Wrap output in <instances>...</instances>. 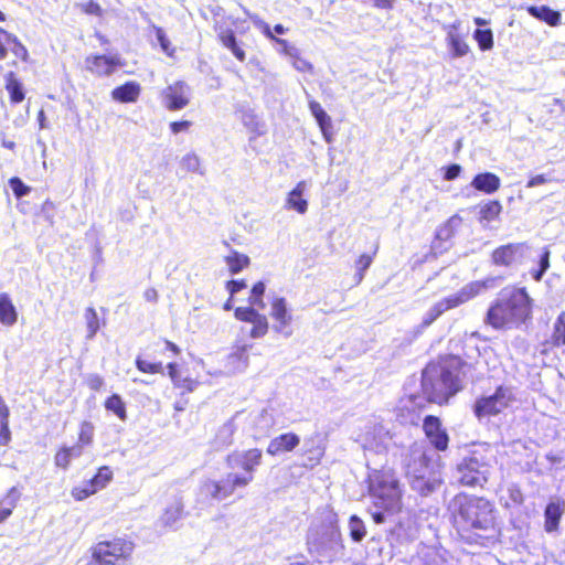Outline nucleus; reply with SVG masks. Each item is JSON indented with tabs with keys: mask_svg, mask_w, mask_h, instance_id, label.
Returning <instances> with one entry per match:
<instances>
[{
	"mask_svg": "<svg viewBox=\"0 0 565 565\" xmlns=\"http://www.w3.org/2000/svg\"><path fill=\"white\" fill-rule=\"evenodd\" d=\"M525 258H537L539 268L532 269V277L539 281L550 267V252L546 248L533 250L525 243L507 244L495 248L492 253V262L498 266H511L521 264Z\"/></svg>",
	"mask_w": 565,
	"mask_h": 565,
	"instance_id": "nucleus-7",
	"label": "nucleus"
},
{
	"mask_svg": "<svg viewBox=\"0 0 565 565\" xmlns=\"http://www.w3.org/2000/svg\"><path fill=\"white\" fill-rule=\"evenodd\" d=\"M241 120L250 132L256 135L264 134V124L259 121L258 117L252 109L241 110Z\"/></svg>",
	"mask_w": 565,
	"mask_h": 565,
	"instance_id": "nucleus-33",
	"label": "nucleus"
},
{
	"mask_svg": "<svg viewBox=\"0 0 565 565\" xmlns=\"http://www.w3.org/2000/svg\"><path fill=\"white\" fill-rule=\"evenodd\" d=\"M152 28L156 32V36H157V40L162 49V51L168 54L169 56H172L173 52H174V49L171 47V43L170 41L168 40L164 31L162 30V28L160 26H157L154 24H152Z\"/></svg>",
	"mask_w": 565,
	"mask_h": 565,
	"instance_id": "nucleus-47",
	"label": "nucleus"
},
{
	"mask_svg": "<svg viewBox=\"0 0 565 565\" xmlns=\"http://www.w3.org/2000/svg\"><path fill=\"white\" fill-rule=\"evenodd\" d=\"M94 427L90 423L84 422L81 426L78 444L83 447L86 445H90L93 441Z\"/></svg>",
	"mask_w": 565,
	"mask_h": 565,
	"instance_id": "nucleus-48",
	"label": "nucleus"
},
{
	"mask_svg": "<svg viewBox=\"0 0 565 565\" xmlns=\"http://www.w3.org/2000/svg\"><path fill=\"white\" fill-rule=\"evenodd\" d=\"M254 439H262L269 435L276 425L274 411L263 408L259 412L250 413L245 417Z\"/></svg>",
	"mask_w": 565,
	"mask_h": 565,
	"instance_id": "nucleus-15",
	"label": "nucleus"
},
{
	"mask_svg": "<svg viewBox=\"0 0 565 565\" xmlns=\"http://www.w3.org/2000/svg\"><path fill=\"white\" fill-rule=\"evenodd\" d=\"M471 185L478 191L493 193L500 188V179L491 172L479 173L473 178Z\"/></svg>",
	"mask_w": 565,
	"mask_h": 565,
	"instance_id": "nucleus-28",
	"label": "nucleus"
},
{
	"mask_svg": "<svg viewBox=\"0 0 565 565\" xmlns=\"http://www.w3.org/2000/svg\"><path fill=\"white\" fill-rule=\"evenodd\" d=\"M71 461L72 459L70 458V455L65 447L61 448L54 457V462L56 467H60L62 469H66L70 466Z\"/></svg>",
	"mask_w": 565,
	"mask_h": 565,
	"instance_id": "nucleus-50",
	"label": "nucleus"
},
{
	"mask_svg": "<svg viewBox=\"0 0 565 565\" xmlns=\"http://www.w3.org/2000/svg\"><path fill=\"white\" fill-rule=\"evenodd\" d=\"M12 52L15 56L20 57L23 61L28 60L29 53L26 47L17 39H14V47L12 49Z\"/></svg>",
	"mask_w": 565,
	"mask_h": 565,
	"instance_id": "nucleus-57",
	"label": "nucleus"
},
{
	"mask_svg": "<svg viewBox=\"0 0 565 565\" xmlns=\"http://www.w3.org/2000/svg\"><path fill=\"white\" fill-rule=\"evenodd\" d=\"M18 320L17 309L7 292H0V323L12 327Z\"/></svg>",
	"mask_w": 565,
	"mask_h": 565,
	"instance_id": "nucleus-27",
	"label": "nucleus"
},
{
	"mask_svg": "<svg viewBox=\"0 0 565 565\" xmlns=\"http://www.w3.org/2000/svg\"><path fill=\"white\" fill-rule=\"evenodd\" d=\"M84 319L86 322L87 334L86 338L92 340L100 328L99 319L96 310L93 307L86 308L84 312Z\"/></svg>",
	"mask_w": 565,
	"mask_h": 565,
	"instance_id": "nucleus-37",
	"label": "nucleus"
},
{
	"mask_svg": "<svg viewBox=\"0 0 565 565\" xmlns=\"http://www.w3.org/2000/svg\"><path fill=\"white\" fill-rule=\"evenodd\" d=\"M19 495L20 494L15 487H12L9 490L8 495H7V499L9 500V502H8L9 507H7V508L0 507V523L3 522L4 520H7L11 515L12 509L14 508V505L19 499Z\"/></svg>",
	"mask_w": 565,
	"mask_h": 565,
	"instance_id": "nucleus-44",
	"label": "nucleus"
},
{
	"mask_svg": "<svg viewBox=\"0 0 565 565\" xmlns=\"http://www.w3.org/2000/svg\"><path fill=\"white\" fill-rule=\"evenodd\" d=\"M309 109L312 116L316 118L319 126H331L330 116L323 110L321 105L316 100L309 102Z\"/></svg>",
	"mask_w": 565,
	"mask_h": 565,
	"instance_id": "nucleus-43",
	"label": "nucleus"
},
{
	"mask_svg": "<svg viewBox=\"0 0 565 565\" xmlns=\"http://www.w3.org/2000/svg\"><path fill=\"white\" fill-rule=\"evenodd\" d=\"M105 407L107 411L113 412L119 419H127L126 405L122 398L118 394H113L105 402Z\"/></svg>",
	"mask_w": 565,
	"mask_h": 565,
	"instance_id": "nucleus-35",
	"label": "nucleus"
},
{
	"mask_svg": "<svg viewBox=\"0 0 565 565\" xmlns=\"http://www.w3.org/2000/svg\"><path fill=\"white\" fill-rule=\"evenodd\" d=\"M95 492H96V488H93L90 484H88L83 489L75 488L73 490V495L76 500H84Z\"/></svg>",
	"mask_w": 565,
	"mask_h": 565,
	"instance_id": "nucleus-54",
	"label": "nucleus"
},
{
	"mask_svg": "<svg viewBox=\"0 0 565 565\" xmlns=\"http://www.w3.org/2000/svg\"><path fill=\"white\" fill-rule=\"evenodd\" d=\"M413 462L407 463V475L411 479V486L423 495L433 492L436 481L426 479L427 458L420 450H414L411 455Z\"/></svg>",
	"mask_w": 565,
	"mask_h": 565,
	"instance_id": "nucleus-12",
	"label": "nucleus"
},
{
	"mask_svg": "<svg viewBox=\"0 0 565 565\" xmlns=\"http://www.w3.org/2000/svg\"><path fill=\"white\" fill-rule=\"evenodd\" d=\"M239 418L241 415L237 414L218 428L213 440V447L216 450L224 449L233 444V437L237 428L236 420Z\"/></svg>",
	"mask_w": 565,
	"mask_h": 565,
	"instance_id": "nucleus-23",
	"label": "nucleus"
},
{
	"mask_svg": "<svg viewBox=\"0 0 565 565\" xmlns=\"http://www.w3.org/2000/svg\"><path fill=\"white\" fill-rule=\"evenodd\" d=\"M113 478V471L109 467H102L97 475L90 480V486L96 488V492L103 489Z\"/></svg>",
	"mask_w": 565,
	"mask_h": 565,
	"instance_id": "nucleus-42",
	"label": "nucleus"
},
{
	"mask_svg": "<svg viewBox=\"0 0 565 565\" xmlns=\"http://www.w3.org/2000/svg\"><path fill=\"white\" fill-rule=\"evenodd\" d=\"M373 262V258L371 255H367V254H363L359 257V259L356 260L355 263V268H356V279H358V284H360L364 277V273L365 270L371 266Z\"/></svg>",
	"mask_w": 565,
	"mask_h": 565,
	"instance_id": "nucleus-46",
	"label": "nucleus"
},
{
	"mask_svg": "<svg viewBox=\"0 0 565 565\" xmlns=\"http://www.w3.org/2000/svg\"><path fill=\"white\" fill-rule=\"evenodd\" d=\"M565 511V501L561 499L551 500L544 511V530L554 533L558 530L559 521Z\"/></svg>",
	"mask_w": 565,
	"mask_h": 565,
	"instance_id": "nucleus-20",
	"label": "nucleus"
},
{
	"mask_svg": "<svg viewBox=\"0 0 565 565\" xmlns=\"http://www.w3.org/2000/svg\"><path fill=\"white\" fill-rule=\"evenodd\" d=\"M191 126V122L188 121V120H183V121H173L170 124V129L173 134H179L181 131H184L186 129H189V127Z\"/></svg>",
	"mask_w": 565,
	"mask_h": 565,
	"instance_id": "nucleus-61",
	"label": "nucleus"
},
{
	"mask_svg": "<svg viewBox=\"0 0 565 565\" xmlns=\"http://www.w3.org/2000/svg\"><path fill=\"white\" fill-rule=\"evenodd\" d=\"M234 316L237 320L248 322L253 324L249 337L253 339H260L268 332V320L267 317L256 308L252 307H238L235 309Z\"/></svg>",
	"mask_w": 565,
	"mask_h": 565,
	"instance_id": "nucleus-17",
	"label": "nucleus"
},
{
	"mask_svg": "<svg viewBox=\"0 0 565 565\" xmlns=\"http://www.w3.org/2000/svg\"><path fill=\"white\" fill-rule=\"evenodd\" d=\"M246 287L247 285L244 280H230L226 284V289L230 292L231 297H233L235 294H237L238 291Z\"/></svg>",
	"mask_w": 565,
	"mask_h": 565,
	"instance_id": "nucleus-55",
	"label": "nucleus"
},
{
	"mask_svg": "<svg viewBox=\"0 0 565 565\" xmlns=\"http://www.w3.org/2000/svg\"><path fill=\"white\" fill-rule=\"evenodd\" d=\"M183 504L180 501H174L169 505L160 518V523L164 527H173L181 519Z\"/></svg>",
	"mask_w": 565,
	"mask_h": 565,
	"instance_id": "nucleus-31",
	"label": "nucleus"
},
{
	"mask_svg": "<svg viewBox=\"0 0 565 565\" xmlns=\"http://www.w3.org/2000/svg\"><path fill=\"white\" fill-rule=\"evenodd\" d=\"M6 89L10 95V100L13 104H19L24 99V90L21 82L17 78L13 72H8L4 75Z\"/></svg>",
	"mask_w": 565,
	"mask_h": 565,
	"instance_id": "nucleus-30",
	"label": "nucleus"
},
{
	"mask_svg": "<svg viewBox=\"0 0 565 565\" xmlns=\"http://www.w3.org/2000/svg\"><path fill=\"white\" fill-rule=\"evenodd\" d=\"M547 182V179L545 178L544 174H539V175H535L533 178H531L527 182V188H534V186H539V185H542L544 183Z\"/></svg>",
	"mask_w": 565,
	"mask_h": 565,
	"instance_id": "nucleus-64",
	"label": "nucleus"
},
{
	"mask_svg": "<svg viewBox=\"0 0 565 565\" xmlns=\"http://www.w3.org/2000/svg\"><path fill=\"white\" fill-rule=\"evenodd\" d=\"M191 88L184 82H175L161 93L162 104L169 110H180L190 103Z\"/></svg>",
	"mask_w": 565,
	"mask_h": 565,
	"instance_id": "nucleus-14",
	"label": "nucleus"
},
{
	"mask_svg": "<svg viewBox=\"0 0 565 565\" xmlns=\"http://www.w3.org/2000/svg\"><path fill=\"white\" fill-rule=\"evenodd\" d=\"M264 34H265L267 38H269V39H271V40H275L277 43L281 44V45L284 46L285 52H286L288 55L294 56L292 51H295V49H294V47H289L288 42H287L286 40H282V39H276V38L271 34L270 28H269V25H267V24H265V26H264Z\"/></svg>",
	"mask_w": 565,
	"mask_h": 565,
	"instance_id": "nucleus-52",
	"label": "nucleus"
},
{
	"mask_svg": "<svg viewBox=\"0 0 565 565\" xmlns=\"http://www.w3.org/2000/svg\"><path fill=\"white\" fill-rule=\"evenodd\" d=\"M180 166L188 172L204 174V170L201 167V160L198 154L190 152L182 157Z\"/></svg>",
	"mask_w": 565,
	"mask_h": 565,
	"instance_id": "nucleus-39",
	"label": "nucleus"
},
{
	"mask_svg": "<svg viewBox=\"0 0 565 565\" xmlns=\"http://www.w3.org/2000/svg\"><path fill=\"white\" fill-rule=\"evenodd\" d=\"M263 452L258 448L235 450L225 458L231 471L220 481L207 480L204 490L215 500L222 501L231 497L237 489L246 488L254 480V473L260 466Z\"/></svg>",
	"mask_w": 565,
	"mask_h": 565,
	"instance_id": "nucleus-2",
	"label": "nucleus"
},
{
	"mask_svg": "<svg viewBox=\"0 0 565 565\" xmlns=\"http://www.w3.org/2000/svg\"><path fill=\"white\" fill-rule=\"evenodd\" d=\"M220 40L222 44L228 49L233 55L241 62L245 61V52L244 50L237 44L236 38L231 30L222 31L220 33Z\"/></svg>",
	"mask_w": 565,
	"mask_h": 565,
	"instance_id": "nucleus-32",
	"label": "nucleus"
},
{
	"mask_svg": "<svg viewBox=\"0 0 565 565\" xmlns=\"http://www.w3.org/2000/svg\"><path fill=\"white\" fill-rule=\"evenodd\" d=\"M370 492L375 507L388 513H396L401 510V489L392 472L375 471L370 477Z\"/></svg>",
	"mask_w": 565,
	"mask_h": 565,
	"instance_id": "nucleus-9",
	"label": "nucleus"
},
{
	"mask_svg": "<svg viewBox=\"0 0 565 565\" xmlns=\"http://www.w3.org/2000/svg\"><path fill=\"white\" fill-rule=\"evenodd\" d=\"M459 26V22H454L452 24H449L445 28L446 43L450 51L451 57L454 58L463 57L470 51V46L465 41L463 36H461L458 32Z\"/></svg>",
	"mask_w": 565,
	"mask_h": 565,
	"instance_id": "nucleus-19",
	"label": "nucleus"
},
{
	"mask_svg": "<svg viewBox=\"0 0 565 565\" xmlns=\"http://www.w3.org/2000/svg\"><path fill=\"white\" fill-rule=\"evenodd\" d=\"M307 190V182L299 181L296 186L287 194L285 207L294 210L299 214H305L308 210V201L303 199Z\"/></svg>",
	"mask_w": 565,
	"mask_h": 565,
	"instance_id": "nucleus-22",
	"label": "nucleus"
},
{
	"mask_svg": "<svg viewBox=\"0 0 565 565\" xmlns=\"http://www.w3.org/2000/svg\"><path fill=\"white\" fill-rule=\"evenodd\" d=\"M350 536L354 542H361L365 534V525L363 521L356 515H352L349 521Z\"/></svg>",
	"mask_w": 565,
	"mask_h": 565,
	"instance_id": "nucleus-41",
	"label": "nucleus"
},
{
	"mask_svg": "<svg viewBox=\"0 0 565 565\" xmlns=\"http://www.w3.org/2000/svg\"><path fill=\"white\" fill-rule=\"evenodd\" d=\"M470 367L455 355L428 364L422 375L423 391L428 401L437 404L446 403L449 397L462 388V379Z\"/></svg>",
	"mask_w": 565,
	"mask_h": 565,
	"instance_id": "nucleus-1",
	"label": "nucleus"
},
{
	"mask_svg": "<svg viewBox=\"0 0 565 565\" xmlns=\"http://www.w3.org/2000/svg\"><path fill=\"white\" fill-rule=\"evenodd\" d=\"M225 262L232 274H237L249 265L248 256L239 254L238 252H232L225 257Z\"/></svg>",
	"mask_w": 565,
	"mask_h": 565,
	"instance_id": "nucleus-34",
	"label": "nucleus"
},
{
	"mask_svg": "<svg viewBox=\"0 0 565 565\" xmlns=\"http://www.w3.org/2000/svg\"><path fill=\"white\" fill-rule=\"evenodd\" d=\"M65 449L67 450L71 459L79 458L83 455V446L79 444H76L71 447H65Z\"/></svg>",
	"mask_w": 565,
	"mask_h": 565,
	"instance_id": "nucleus-63",
	"label": "nucleus"
},
{
	"mask_svg": "<svg viewBox=\"0 0 565 565\" xmlns=\"http://www.w3.org/2000/svg\"><path fill=\"white\" fill-rule=\"evenodd\" d=\"M10 186L13 191V193L15 194V196L18 199L24 196V195H28L31 191V189L29 186H26L19 178L14 177V178H11L10 181Z\"/></svg>",
	"mask_w": 565,
	"mask_h": 565,
	"instance_id": "nucleus-49",
	"label": "nucleus"
},
{
	"mask_svg": "<svg viewBox=\"0 0 565 565\" xmlns=\"http://www.w3.org/2000/svg\"><path fill=\"white\" fill-rule=\"evenodd\" d=\"M167 369H168V375L169 377L171 379L173 385H179L181 384V382L179 381V370H178V365L177 363H169L167 365Z\"/></svg>",
	"mask_w": 565,
	"mask_h": 565,
	"instance_id": "nucleus-59",
	"label": "nucleus"
},
{
	"mask_svg": "<svg viewBox=\"0 0 565 565\" xmlns=\"http://www.w3.org/2000/svg\"><path fill=\"white\" fill-rule=\"evenodd\" d=\"M473 39L481 51H489L493 47V33L490 29H477L473 33Z\"/></svg>",
	"mask_w": 565,
	"mask_h": 565,
	"instance_id": "nucleus-40",
	"label": "nucleus"
},
{
	"mask_svg": "<svg viewBox=\"0 0 565 565\" xmlns=\"http://www.w3.org/2000/svg\"><path fill=\"white\" fill-rule=\"evenodd\" d=\"M460 171L461 167L459 164H451L446 169L444 178L448 181L454 180L460 174Z\"/></svg>",
	"mask_w": 565,
	"mask_h": 565,
	"instance_id": "nucleus-60",
	"label": "nucleus"
},
{
	"mask_svg": "<svg viewBox=\"0 0 565 565\" xmlns=\"http://www.w3.org/2000/svg\"><path fill=\"white\" fill-rule=\"evenodd\" d=\"M494 462L495 457L491 449L483 447L473 449L457 466L459 482L468 487H483Z\"/></svg>",
	"mask_w": 565,
	"mask_h": 565,
	"instance_id": "nucleus-6",
	"label": "nucleus"
},
{
	"mask_svg": "<svg viewBox=\"0 0 565 565\" xmlns=\"http://www.w3.org/2000/svg\"><path fill=\"white\" fill-rule=\"evenodd\" d=\"M124 65L125 63L118 54L88 55L85 58L86 70L96 76H109Z\"/></svg>",
	"mask_w": 565,
	"mask_h": 565,
	"instance_id": "nucleus-16",
	"label": "nucleus"
},
{
	"mask_svg": "<svg viewBox=\"0 0 565 565\" xmlns=\"http://www.w3.org/2000/svg\"><path fill=\"white\" fill-rule=\"evenodd\" d=\"M502 205L499 201H490L480 207V221L491 222L500 215Z\"/></svg>",
	"mask_w": 565,
	"mask_h": 565,
	"instance_id": "nucleus-38",
	"label": "nucleus"
},
{
	"mask_svg": "<svg viewBox=\"0 0 565 565\" xmlns=\"http://www.w3.org/2000/svg\"><path fill=\"white\" fill-rule=\"evenodd\" d=\"M300 444V437L294 433L281 434L273 438L267 447V454L277 456L282 452L292 451Z\"/></svg>",
	"mask_w": 565,
	"mask_h": 565,
	"instance_id": "nucleus-21",
	"label": "nucleus"
},
{
	"mask_svg": "<svg viewBox=\"0 0 565 565\" xmlns=\"http://www.w3.org/2000/svg\"><path fill=\"white\" fill-rule=\"evenodd\" d=\"M396 416L397 419L405 425H418L420 420L419 411L416 409V403L412 398L402 402L401 406L397 408Z\"/></svg>",
	"mask_w": 565,
	"mask_h": 565,
	"instance_id": "nucleus-26",
	"label": "nucleus"
},
{
	"mask_svg": "<svg viewBox=\"0 0 565 565\" xmlns=\"http://www.w3.org/2000/svg\"><path fill=\"white\" fill-rule=\"evenodd\" d=\"M11 440V431L9 428V424L1 423L0 424V445H8Z\"/></svg>",
	"mask_w": 565,
	"mask_h": 565,
	"instance_id": "nucleus-58",
	"label": "nucleus"
},
{
	"mask_svg": "<svg viewBox=\"0 0 565 565\" xmlns=\"http://www.w3.org/2000/svg\"><path fill=\"white\" fill-rule=\"evenodd\" d=\"M269 316L274 320L273 329L275 332L280 333L286 338H289L292 334L290 329L292 313L284 297L275 296L271 298Z\"/></svg>",
	"mask_w": 565,
	"mask_h": 565,
	"instance_id": "nucleus-13",
	"label": "nucleus"
},
{
	"mask_svg": "<svg viewBox=\"0 0 565 565\" xmlns=\"http://www.w3.org/2000/svg\"><path fill=\"white\" fill-rule=\"evenodd\" d=\"M179 381L181 382V384L174 385V387L183 388L186 392H193L199 385L198 381L189 376L182 377L181 374H179Z\"/></svg>",
	"mask_w": 565,
	"mask_h": 565,
	"instance_id": "nucleus-51",
	"label": "nucleus"
},
{
	"mask_svg": "<svg viewBox=\"0 0 565 565\" xmlns=\"http://www.w3.org/2000/svg\"><path fill=\"white\" fill-rule=\"evenodd\" d=\"M265 289H266V286L263 281L256 282L250 290V296H249L248 300L263 299Z\"/></svg>",
	"mask_w": 565,
	"mask_h": 565,
	"instance_id": "nucleus-56",
	"label": "nucleus"
},
{
	"mask_svg": "<svg viewBox=\"0 0 565 565\" xmlns=\"http://www.w3.org/2000/svg\"><path fill=\"white\" fill-rule=\"evenodd\" d=\"M527 11L532 17L541 21H544L552 26L557 25L561 20V13L558 11L551 9L547 6H532L527 8Z\"/></svg>",
	"mask_w": 565,
	"mask_h": 565,
	"instance_id": "nucleus-29",
	"label": "nucleus"
},
{
	"mask_svg": "<svg viewBox=\"0 0 565 565\" xmlns=\"http://www.w3.org/2000/svg\"><path fill=\"white\" fill-rule=\"evenodd\" d=\"M532 300L524 288L502 289L495 302L489 308L487 320L499 329L516 326L530 318Z\"/></svg>",
	"mask_w": 565,
	"mask_h": 565,
	"instance_id": "nucleus-4",
	"label": "nucleus"
},
{
	"mask_svg": "<svg viewBox=\"0 0 565 565\" xmlns=\"http://www.w3.org/2000/svg\"><path fill=\"white\" fill-rule=\"evenodd\" d=\"M132 550L134 544L124 539L103 541L95 545L93 558L100 565H125Z\"/></svg>",
	"mask_w": 565,
	"mask_h": 565,
	"instance_id": "nucleus-10",
	"label": "nucleus"
},
{
	"mask_svg": "<svg viewBox=\"0 0 565 565\" xmlns=\"http://www.w3.org/2000/svg\"><path fill=\"white\" fill-rule=\"evenodd\" d=\"M249 345L237 347L234 352L227 356L226 366L230 373H239L247 369L249 363Z\"/></svg>",
	"mask_w": 565,
	"mask_h": 565,
	"instance_id": "nucleus-24",
	"label": "nucleus"
},
{
	"mask_svg": "<svg viewBox=\"0 0 565 565\" xmlns=\"http://www.w3.org/2000/svg\"><path fill=\"white\" fill-rule=\"evenodd\" d=\"M87 385L93 391H100L104 386V379L98 374H90L87 377Z\"/></svg>",
	"mask_w": 565,
	"mask_h": 565,
	"instance_id": "nucleus-53",
	"label": "nucleus"
},
{
	"mask_svg": "<svg viewBox=\"0 0 565 565\" xmlns=\"http://www.w3.org/2000/svg\"><path fill=\"white\" fill-rule=\"evenodd\" d=\"M551 341L556 347L565 345V311L561 312L554 322Z\"/></svg>",
	"mask_w": 565,
	"mask_h": 565,
	"instance_id": "nucleus-36",
	"label": "nucleus"
},
{
	"mask_svg": "<svg viewBox=\"0 0 565 565\" xmlns=\"http://www.w3.org/2000/svg\"><path fill=\"white\" fill-rule=\"evenodd\" d=\"M450 509L458 527L465 531L486 532V537L495 536L494 507L489 500L459 494L452 500Z\"/></svg>",
	"mask_w": 565,
	"mask_h": 565,
	"instance_id": "nucleus-3",
	"label": "nucleus"
},
{
	"mask_svg": "<svg viewBox=\"0 0 565 565\" xmlns=\"http://www.w3.org/2000/svg\"><path fill=\"white\" fill-rule=\"evenodd\" d=\"M140 93V84L131 81L113 89L111 97L119 103H135L138 100Z\"/></svg>",
	"mask_w": 565,
	"mask_h": 565,
	"instance_id": "nucleus-25",
	"label": "nucleus"
},
{
	"mask_svg": "<svg viewBox=\"0 0 565 565\" xmlns=\"http://www.w3.org/2000/svg\"><path fill=\"white\" fill-rule=\"evenodd\" d=\"M136 366L142 373H150V374L163 373V365L161 362L152 363V362H149L141 358H137Z\"/></svg>",
	"mask_w": 565,
	"mask_h": 565,
	"instance_id": "nucleus-45",
	"label": "nucleus"
},
{
	"mask_svg": "<svg viewBox=\"0 0 565 565\" xmlns=\"http://www.w3.org/2000/svg\"><path fill=\"white\" fill-rule=\"evenodd\" d=\"M423 428L429 443L440 451L448 447L449 437L438 417L428 415L424 418Z\"/></svg>",
	"mask_w": 565,
	"mask_h": 565,
	"instance_id": "nucleus-18",
	"label": "nucleus"
},
{
	"mask_svg": "<svg viewBox=\"0 0 565 565\" xmlns=\"http://www.w3.org/2000/svg\"><path fill=\"white\" fill-rule=\"evenodd\" d=\"M495 278H487L484 280H476L465 285L459 291L448 297L443 298L431 306L424 315L422 324L424 327L430 326L444 312L455 309L469 300L473 299L482 291L493 288L495 286Z\"/></svg>",
	"mask_w": 565,
	"mask_h": 565,
	"instance_id": "nucleus-8",
	"label": "nucleus"
},
{
	"mask_svg": "<svg viewBox=\"0 0 565 565\" xmlns=\"http://www.w3.org/2000/svg\"><path fill=\"white\" fill-rule=\"evenodd\" d=\"M292 65L299 72H309L312 68V66L309 62H307L306 60L299 58V57L295 58V61L292 62Z\"/></svg>",
	"mask_w": 565,
	"mask_h": 565,
	"instance_id": "nucleus-62",
	"label": "nucleus"
},
{
	"mask_svg": "<svg viewBox=\"0 0 565 565\" xmlns=\"http://www.w3.org/2000/svg\"><path fill=\"white\" fill-rule=\"evenodd\" d=\"M307 544L310 554L329 562L341 559L345 554L338 519L333 512H328L327 523L312 526L308 533Z\"/></svg>",
	"mask_w": 565,
	"mask_h": 565,
	"instance_id": "nucleus-5",
	"label": "nucleus"
},
{
	"mask_svg": "<svg viewBox=\"0 0 565 565\" xmlns=\"http://www.w3.org/2000/svg\"><path fill=\"white\" fill-rule=\"evenodd\" d=\"M515 402V394L510 386H499L493 394L482 396L475 403L473 411L478 418L491 417L502 413Z\"/></svg>",
	"mask_w": 565,
	"mask_h": 565,
	"instance_id": "nucleus-11",
	"label": "nucleus"
}]
</instances>
